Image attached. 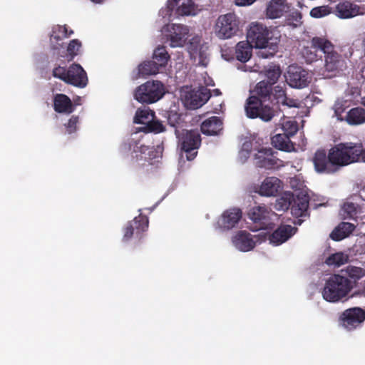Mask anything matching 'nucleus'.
<instances>
[{
    "label": "nucleus",
    "mask_w": 365,
    "mask_h": 365,
    "mask_svg": "<svg viewBox=\"0 0 365 365\" xmlns=\"http://www.w3.org/2000/svg\"><path fill=\"white\" fill-rule=\"evenodd\" d=\"M270 34V31L262 24L253 22L250 25L247 38L254 47L260 49L257 52L259 57L268 58L274 56L277 51V38L273 40Z\"/></svg>",
    "instance_id": "obj_1"
},
{
    "label": "nucleus",
    "mask_w": 365,
    "mask_h": 365,
    "mask_svg": "<svg viewBox=\"0 0 365 365\" xmlns=\"http://www.w3.org/2000/svg\"><path fill=\"white\" fill-rule=\"evenodd\" d=\"M354 287L353 282L340 274H333L326 281L323 298L329 302H338L346 298Z\"/></svg>",
    "instance_id": "obj_2"
},
{
    "label": "nucleus",
    "mask_w": 365,
    "mask_h": 365,
    "mask_svg": "<svg viewBox=\"0 0 365 365\" xmlns=\"http://www.w3.org/2000/svg\"><path fill=\"white\" fill-rule=\"evenodd\" d=\"M361 143H340L329 150L331 165L343 167L359 161Z\"/></svg>",
    "instance_id": "obj_3"
},
{
    "label": "nucleus",
    "mask_w": 365,
    "mask_h": 365,
    "mask_svg": "<svg viewBox=\"0 0 365 365\" xmlns=\"http://www.w3.org/2000/svg\"><path fill=\"white\" fill-rule=\"evenodd\" d=\"M164 94V85L160 81H148L135 88L134 98L139 103L151 104L158 101Z\"/></svg>",
    "instance_id": "obj_4"
},
{
    "label": "nucleus",
    "mask_w": 365,
    "mask_h": 365,
    "mask_svg": "<svg viewBox=\"0 0 365 365\" xmlns=\"http://www.w3.org/2000/svg\"><path fill=\"white\" fill-rule=\"evenodd\" d=\"M240 18L233 12L222 14L216 20L214 30L220 39H228L237 35L240 31Z\"/></svg>",
    "instance_id": "obj_5"
},
{
    "label": "nucleus",
    "mask_w": 365,
    "mask_h": 365,
    "mask_svg": "<svg viewBox=\"0 0 365 365\" xmlns=\"http://www.w3.org/2000/svg\"><path fill=\"white\" fill-rule=\"evenodd\" d=\"M180 148L186 154L187 160H192L197 155V150L201 145V137L197 130H182L181 132L175 129Z\"/></svg>",
    "instance_id": "obj_6"
},
{
    "label": "nucleus",
    "mask_w": 365,
    "mask_h": 365,
    "mask_svg": "<svg viewBox=\"0 0 365 365\" xmlns=\"http://www.w3.org/2000/svg\"><path fill=\"white\" fill-rule=\"evenodd\" d=\"M245 110L247 118L251 119L259 118L264 122H269L275 115V111L272 106L266 105L255 96H250L245 103Z\"/></svg>",
    "instance_id": "obj_7"
},
{
    "label": "nucleus",
    "mask_w": 365,
    "mask_h": 365,
    "mask_svg": "<svg viewBox=\"0 0 365 365\" xmlns=\"http://www.w3.org/2000/svg\"><path fill=\"white\" fill-rule=\"evenodd\" d=\"M324 58V71L329 77L336 76L346 68V63L343 56L334 49L333 43L329 41L323 52Z\"/></svg>",
    "instance_id": "obj_8"
},
{
    "label": "nucleus",
    "mask_w": 365,
    "mask_h": 365,
    "mask_svg": "<svg viewBox=\"0 0 365 365\" xmlns=\"http://www.w3.org/2000/svg\"><path fill=\"white\" fill-rule=\"evenodd\" d=\"M365 213V199L360 195H353L346 199L343 203L340 215L343 219L356 220Z\"/></svg>",
    "instance_id": "obj_9"
},
{
    "label": "nucleus",
    "mask_w": 365,
    "mask_h": 365,
    "mask_svg": "<svg viewBox=\"0 0 365 365\" xmlns=\"http://www.w3.org/2000/svg\"><path fill=\"white\" fill-rule=\"evenodd\" d=\"M365 321V309L353 307L344 310L339 316L340 325L349 331L360 327Z\"/></svg>",
    "instance_id": "obj_10"
},
{
    "label": "nucleus",
    "mask_w": 365,
    "mask_h": 365,
    "mask_svg": "<svg viewBox=\"0 0 365 365\" xmlns=\"http://www.w3.org/2000/svg\"><path fill=\"white\" fill-rule=\"evenodd\" d=\"M210 91L201 86L197 89L187 91L183 96L185 106L189 109H197L202 106L210 98Z\"/></svg>",
    "instance_id": "obj_11"
},
{
    "label": "nucleus",
    "mask_w": 365,
    "mask_h": 365,
    "mask_svg": "<svg viewBox=\"0 0 365 365\" xmlns=\"http://www.w3.org/2000/svg\"><path fill=\"white\" fill-rule=\"evenodd\" d=\"M127 144H125L126 146ZM129 150H133L135 154L133 158L136 160H151L158 158L160 156L161 151L154 146L150 147L145 145L141 140H135L131 139L128 143Z\"/></svg>",
    "instance_id": "obj_12"
},
{
    "label": "nucleus",
    "mask_w": 365,
    "mask_h": 365,
    "mask_svg": "<svg viewBox=\"0 0 365 365\" xmlns=\"http://www.w3.org/2000/svg\"><path fill=\"white\" fill-rule=\"evenodd\" d=\"M329 40L324 37H314L310 41V45L302 50V56L307 63H311L322 58L325 46Z\"/></svg>",
    "instance_id": "obj_13"
},
{
    "label": "nucleus",
    "mask_w": 365,
    "mask_h": 365,
    "mask_svg": "<svg viewBox=\"0 0 365 365\" xmlns=\"http://www.w3.org/2000/svg\"><path fill=\"white\" fill-rule=\"evenodd\" d=\"M255 165L257 167L264 169H277L282 167V160L274 155L271 148H262L255 155Z\"/></svg>",
    "instance_id": "obj_14"
},
{
    "label": "nucleus",
    "mask_w": 365,
    "mask_h": 365,
    "mask_svg": "<svg viewBox=\"0 0 365 365\" xmlns=\"http://www.w3.org/2000/svg\"><path fill=\"white\" fill-rule=\"evenodd\" d=\"M308 75V73L302 67L291 65L288 67L286 81L287 83L292 88H305L309 83Z\"/></svg>",
    "instance_id": "obj_15"
},
{
    "label": "nucleus",
    "mask_w": 365,
    "mask_h": 365,
    "mask_svg": "<svg viewBox=\"0 0 365 365\" xmlns=\"http://www.w3.org/2000/svg\"><path fill=\"white\" fill-rule=\"evenodd\" d=\"M242 217V212L239 208L226 210L219 217L216 223V228L229 230L235 227Z\"/></svg>",
    "instance_id": "obj_16"
},
{
    "label": "nucleus",
    "mask_w": 365,
    "mask_h": 365,
    "mask_svg": "<svg viewBox=\"0 0 365 365\" xmlns=\"http://www.w3.org/2000/svg\"><path fill=\"white\" fill-rule=\"evenodd\" d=\"M148 218L145 215L140 214L133 220L129 222L124 231L123 240L127 242L131 239L133 235H140L145 232L148 227Z\"/></svg>",
    "instance_id": "obj_17"
},
{
    "label": "nucleus",
    "mask_w": 365,
    "mask_h": 365,
    "mask_svg": "<svg viewBox=\"0 0 365 365\" xmlns=\"http://www.w3.org/2000/svg\"><path fill=\"white\" fill-rule=\"evenodd\" d=\"M66 83L78 88H84L88 83L86 72L80 64L73 63L68 68Z\"/></svg>",
    "instance_id": "obj_18"
},
{
    "label": "nucleus",
    "mask_w": 365,
    "mask_h": 365,
    "mask_svg": "<svg viewBox=\"0 0 365 365\" xmlns=\"http://www.w3.org/2000/svg\"><path fill=\"white\" fill-rule=\"evenodd\" d=\"M297 231V228L289 225H280L269 236V242L273 245H280L291 238Z\"/></svg>",
    "instance_id": "obj_19"
},
{
    "label": "nucleus",
    "mask_w": 365,
    "mask_h": 365,
    "mask_svg": "<svg viewBox=\"0 0 365 365\" xmlns=\"http://www.w3.org/2000/svg\"><path fill=\"white\" fill-rule=\"evenodd\" d=\"M293 203L291 206V212L297 218L307 217L309 215L308 209L309 205V197L307 194L300 193L293 197Z\"/></svg>",
    "instance_id": "obj_20"
},
{
    "label": "nucleus",
    "mask_w": 365,
    "mask_h": 365,
    "mask_svg": "<svg viewBox=\"0 0 365 365\" xmlns=\"http://www.w3.org/2000/svg\"><path fill=\"white\" fill-rule=\"evenodd\" d=\"M256 237L257 236H252L245 230H241L232 237V243L239 250L248 252L255 247L256 242L254 238Z\"/></svg>",
    "instance_id": "obj_21"
},
{
    "label": "nucleus",
    "mask_w": 365,
    "mask_h": 365,
    "mask_svg": "<svg viewBox=\"0 0 365 365\" xmlns=\"http://www.w3.org/2000/svg\"><path fill=\"white\" fill-rule=\"evenodd\" d=\"M189 29L181 24H173L171 28L168 40L171 47H182L187 39Z\"/></svg>",
    "instance_id": "obj_22"
},
{
    "label": "nucleus",
    "mask_w": 365,
    "mask_h": 365,
    "mask_svg": "<svg viewBox=\"0 0 365 365\" xmlns=\"http://www.w3.org/2000/svg\"><path fill=\"white\" fill-rule=\"evenodd\" d=\"M312 162L315 170L319 173H330L332 172V166L329 160V152L327 154L324 150H318L314 155Z\"/></svg>",
    "instance_id": "obj_23"
},
{
    "label": "nucleus",
    "mask_w": 365,
    "mask_h": 365,
    "mask_svg": "<svg viewBox=\"0 0 365 365\" xmlns=\"http://www.w3.org/2000/svg\"><path fill=\"white\" fill-rule=\"evenodd\" d=\"M282 181L276 177H267L262 182L258 192L262 196H276L282 189Z\"/></svg>",
    "instance_id": "obj_24"
},
{
    "label": "nucleus",
    "mask_w": 365,
    "mask_h": 365,
    "mask_svg": "<svg viewBox=\"0 0 365 365\" xmlns=\"http://www.w3.org/2000/svg\"><path fill=\"white\" fill-rule=\"evenodd\" d=\"M53 102V109L58 113L70 114L76 109V105L66 94L57 93L54 95Z\"/></svg>",
    "instance_id": "obj_25"
},
{
    "label": "nucleus",
    "mask_w": 365,
    "mask_h": 365,
    "mask_svg": "<svg viewBox=\"0 0 365 365\" xmlns=\"http://www.w3.org/2000/svg\"><path fill=\"white\" fill-rule=\"evenodd\" d=\"M289 11V6L286 0H271L266 9L267 17L271 19L280 18Z\"/></svg>",
    "instance_id": "obj_26"
},
{
    "label": "nucleus",
    "mask_w": 365,
    "mask_h": 365,
    "mask_svg": "<svg viewBox=\"0 0 365 365\" xmlns=\"http://www.w3.org/2000/svg\"><path fill=\"white\" fill-rule=\"evenodd\" d=\"M272 214L265 206H257L253 207L248 215L250 220L255 223L259 224V225H256V230H261L265 227L267 220Z\"/></svg>",
    "instance_id": "obj_27"
},
{
    "label": "nucleus",
    "mask_w": 365,
    "mask_h": 365,
    "mask_svg": "<svg viewBox=\"0 0 365 365\" xmlns=\"http://www.w3.org/2000/svg\"><path fill=\"white\" fill-rule=\"evenodd\" d=\"M334 12L340 19H350L360 14V7L352 2L344 1L336 6Z\"/></svg>",
    "instance_id": "obj_28"
},
{
    "label": "nucleus",
    "mask_w": 365,
    "mask_h": 365,
    "mask_svg": "<svg viewBox=\"0 0 365 365\" xmlns=\"http://www.w3.org/2000/svg\"><path fill=\"white\" fill-rule=\"evenodd\" d=\"M222 125L223 123L220 117L212 116L201 123L200 130L206 135H217L222 130Z\"/></svg>",
    "instance_id": "obj_29"
},
{
    "label": "nucleus",
    "mask_w": 365,
    "mask_h": 365,
    "mask_svg": "<svg viewBox=\"0 0 365 365\" xmlns=\"http://www.w3.org/2000/svg\"><path fill=\"white\" fill-rule=\"evenodd\" d=\"M354 229V224L342 222L331 232L330 237L334 241H340L349 236Z\"/></svg>",
    "instance_id": "obj_30"
},
{
    "label": "nucleus",
    "mask_w": 365,
    "mask_h": 365,
    "mask_svg": "<svg viewBox=\"0 0 365 365\" xmlns=\"http://www.w3.org/2000/svg\"><path fill=\"white\" fill-rule=\"evenodd\" d=\"M344 120L351 125H356L365 123V109L361 107L350 109L344 115Z\"/></svg>",
    "instance_id": "obj_31"
},
{
    "label": "nucleus",
    "mask_w": 365,
    "mask_h": 365,
    "mask_svg": "<svg viewBox=\"0 0 365 365\" xmlns=\"http://www.w3.org/2000/svg\"><path fill=\"white\" fill-rule=\"evenodd\" d=\"M252 47L249 41L237 43L235 47L236 58L242 63L248 61L252 56Z\"/></svg>",
    "instance_id": "obj_32"
},
{
    "label": "nucleus",
    "mask_w": 365,
    "mask_h": 365,
    "mask_svg": "<svg viewBox=\"0 0 365 365\" xmlns=\"http://www.w3.org/2000/svg\"><path fill=\"white\" fill-rule=\"evenodd\" d=\"M273 145L283 151L289 152L294 149V144L290 140V137L284 134H277L272 138Z\"/></svg>",
    "instance_id": "obj_33"
},
{
    "label": "nucleus",
    "mask_w": 365,
    "mask_h": 365,
    "mask_svg": "<svg viewBox=\"0 0 365 365\" xmlns=\"http://www.w3.org/2000/svg\"><path fill=\"white\" fill-rule=\"evenodd\" d=\"M254 92L256 94L255 96L262 101L269 100L272 93V86L266 80L261 81L255 86Z\"/></svg>",
    "instance_id": "obj_34"
},
{
    "label": "nucleus",
    "mask_w": 365,
    "mask_h": 365,
    "mask_svg": "<svg viewBox=\"0 0 365 365\" xmlns=\"http://www.w3.org/2000/svg\"><path fill=\"white\" fill-rule=\"evenodd\" d=\"M154 118L155 112L153 110L146 107L143 108H139L135 112L133 122L136 124H143L146 125L147 123H149Z\"/></svg>",
    "instance_id": "obj_35"
},
{
    "label": "nucleus",
    "mask_w": 365,
    "mask_h": 365,
    "mask_svg": "<svg viewBox=\"0 0 365 365\" xmlns=\"http://www.w3.org/2000/svg\"><path fill=\"white\" fill-rule=\"evenodd\" d=\"M160 68L155 61H145L138 66V74L140 76H148L157 74Z\"/></svg>",
    "instance_id": "obj_36"
},
{
    "label": "nucleus",
    "mask_w": 365,
    "mask_h": 365,
    "mask_svg": "<svg viewBox=\"0 0 365 365\" xmlns=\"http://www.w3.org/2000/svg\"><path fill=\"white\" fill-rule=\"evenodd\" d=\"M153 58L161 68L166 66L170 56L164 46H159L154 51Z\"/></svg>",
    "instance_id": "obj_37"
},
{
    "label": "nucleus",
    "mask_w": 365,
    "mask_h": 365,
    "mask_svg": "<svg viewBox=\"0 0 365 365\" xmlns=\"http://www.w3.org/2000/svg\"><path fill=\"white\" fill-rule=\"evenodd\" d=\"M348 255L342 252H336L331 255L326 259V264L329 266L339 267L348 262Z\"/></svg>",
    "instance_id": "obj_38"
},
{
    "label": "nucleus",
    "mask_w": 365,
    "mask_h": 365,
    "mask_svg": "<svg viewBox=\"0 0 365 365\" xmlns=\"http://www.w3.org/2000/svg\"><path fill=\"white\" fill-rule=\"evenodd\" d=\"M281 73L282 71L279 66H270L265 71V76L267 78L266 81L273 86L278 81Z\"/></svg>",
    "instance_id": "obj_39"
},
{
    "label": "nucleus",
    "mask_w": 365,
    "mask_h": 365,
    "mask_svg": "<svg viewBox=\"0 0 365 365\" xmlns=\"http://www.w3.org/2000/svg\"><path fill=\"white\" fill-rule=\"evenodd\" d=\"M140 130L144 133H160L165 131V128L160 121L153 119L146 125L140 128Z\"/></svg>",
    "instance_id": "obj_40"
},
{
    "label": "nucleus",
    "mask_w": 365,
    "mask_h": 365,
    "mask_svg": "<svg viewBox=\"0 0 365 365\" xmlns=\"http://www.w3.org/2000/svg\"><path fill=\"white\" fill-rule=\"evenodd\" d=\"M349 107V104L347 101L343 99H338L335 102L334 105V110L335 115L337 117V119L339 120L343 121L344 120V115H343V113Z\"/></svg>",
    "instance_id": "obj_41"
},
{
    "label": "nucleus",
    "mask_w": 365,
    "mask_h": 365,
    "mask_svg": "<svg viewBox=\"0 0 365 365\" xmlns=\"http://www.w3.org/2000/svg\"><path fill=\"white\" fill-rule=\"evenodd\" d=\"M81 42L78 39H73L67 47V57L68 61H72L78 54L81 48Z\"/></svg>",
    "instance_id": "obj_42"
},
{
    "label": "nucleus",
    "mask_w": 365,
    "mask_h": 365,
    "mask_svg": "<svg viewBox=\"0 0 365 365\" xmlns=\"http://www.w3.org/2000/svg\"><path fill=\"white\" fill-rule=\"evenodd\" d=\"M293 195H286L278 198L276 200L274 207L277 210H287L292 206V201L293 200Z\"/></svg>",
    "instance_id": "obj_43"
},
{
    "label": "nucleus",
    "mask_w": 365,
    "mask_h": 365,
    "mask_svg": "<svg viewBox=\"0 0 365 365\" xmlns=\"http://www.w3.org/2000/svg\"><path fill=\"white\" fill-rule=\"evenodd\" d=\"M332 12V9L327 5L316 6L310 11V16L313 18L319 19L324 17Z\"/></svg>",
    "instance_id": "obj_44"
},
{
    "label": "nucleus",
    "mask_w": 365,
    "mask_h": 365,
    "mask_svg": "<svg viewBox=\"0 0 365 365\" xmlns=\"http://www.w3.org/2000/svg\"><path fill=\"white\" fill-rule=\"evenodd\" d=\"M284 135L292 137L298 131V124L295 120H287L282 124Z\"/></svg>",
    "instance_id": "obj_45"
},
{
    "label": "nucleus",
    "mask_w": 365,
    "mask_h": 365,
    "mask_svg": "<svg viewBox=\"0 0 365 365\" xmlns=\"http://www.w3.org/2000/svg\"><path fill=\"white\" fill-rule=\"evenodd\" d=\"M194 5L192 0H184L182 4L177 9V13L182 16H188L192 14Z\"/></svg>",
    "instance_id": "obj_46"
},
{
    "label": "nucleus",
    "mask_w": 365,
    "mask_h": 365,
    "mask_svg": "<svg viewBox=\"0 0 365 365\" xmlns=\"http://www.w3.org/2000/svg\"><path fill=\"white\" fill-rule=\"evenodd\" d=\"M302 15L298 10H294L289 13L287 18V23L288 25L297 27L302 24Z\"/></svg>",
    "instance_id": "obj_47"
},
{
    "label": "nucleus",
    "mask_w": 365,
    "mask_h": 365,
    "mask_svg": "<svg viewBox=\"0 0 365 365\" xmlns=\"http://www.w3.org/2000/svg\"><path fill=\"white\" fill-rule=\"evenodd\" d=\"M272 95L278 104H279L282 101H286L287 94L284 86L279 85L274 86V88H272Z\"/></svg>",
    "instance_id": "obj_48"
},
{
    "label": "nucleus",
    "mask_w": 365,
    "mask_h": 365,
    "mask_svg": "<svg viewBox=\"0 0 365 365\" xmlns=\"http://www.w3.org/2000/svg\"><path fill=\"white\" fill-rule=\"evenodd\" d=\"M68 69L63 66H56L53 69L52 75L53 77L61 79V81L66 82L68 78Z\"/></svg>",
    "instance_id": "obj_49"
},
{
    "label": "nucleus",
    "mask_w": 365,
    "mask_h": 365,
    "mask_svg": "<svg viewBox=\"0 0 365 365\" xmlns=\"http://www.w3.org/2000/svg\"><path fill=\"white\" fill-rule=\"evenodd\" d=\"M78 122L79 117L78 115H72L71 118L68 120V123L64 125L66 129V132L68 134H72L75 133L77 130V125Z\"/></svg>",
    "instance_id": "obj_50"
},
{
    "label": "nucleus",
    "mask_w": 365,
    "mask_h": 365,
    "mask_svg": "<svg viewBox=\"0 0 365 365\" xmlns=\"http://www.w3.org/2000/svg\"><path fill=\"white\" fill-rule=\"evenodd\" d=\"M346 272L349 277L354 279L355 282L356 279H359L362 277L363 270L359 267H349L346 269Z\"/></svg>",
    "instance_id": "obj_51"
},
{
    "label": "nucleus",
    "mask_w": 365,
    "mask_h": 365,
    "mask_svg": "<svg viewBox=\"0 0 365 365\" xmlns=\"http://www.w3.org/2000/svg\"><path fill=\"white\" fill-rule=\"evenodd\" d=\"M181 121V115L176 112H170L168 117V123L176 128L178 124Z\"/></svg>",
    "instance_id": "obj_52"
},
{
    "label": "nucleus",
    "mask_w": 365,
    "mask_h": 365,
    "mask_svg": "<svg viewBox=\"0 0 365 365\" xmlns=\"http://www.w3.org/2000/svg\"><path fill=\"white\" fill-rule=\"evenodd\" d=\"M57 31L61 34L63 38H68L73 34V31L71 29L68 30V26L66 25L58 26Z\"/></svg>",
    "instance_id": "obj_53"
},
{
    "label": "nucleus",
    "mask_w": 365,
    "mask_h": 365,
    "mask_svg": "<svg viewBox=\"0 0 365 365\" xmlns=\"http://www.w3.org/2000/svg\"><path fill=\"white\" fill-rule=\"evenodd\" d=\"M279 104L286 106L289 108H297L299 107V102L297 100L289 98L286 96V101H282Z\"/></svg>",
    "instance_id": "obj_54"
},
{
    "label": "nucleus",
    "mask_w": 365,
    "mask_h": 365,
    "mask_svg": "<svg viewBox=\"0 0 365 365\" xmlns=\"http://www.w3.org/2000/svg\"><path fill=\"white\" fill-rule=\"evenodd\" d=\"M256 0H235L237 6H245L252 4Z\"/></svg>",
    "instance_id": "obj_55"
},
{
    "label": "nucleus",
    "mask_w": 365,
    "mask_h": 365,
    "mask_svg": "<svg viewBox=\"0 0 365 365\" xmlns=\"http://www.w3.org/2000/svg\"><path fill=\"white\" fill-rule=\"evenodd\" d=\"M178 1L179 0H168L167 4L168 9L170 11H173Z\"/></svg>",
    "instance_id": "obj_56"
},
{
    "label": "nucleus",
    "mask_w": 365,
    "mask_h": 365,
    "mask_svg": "<svg viewBox=\"0 0 365 365\" xmlns=\"http://www.w3.org/2000/svg\"><path fill=\"white\" fill-rule=\"evenodd\" d=\"M361 150L359 154V161L361 160L362 162L365 163V148H363V145L361 143Z\"/></svg>",
    "instance_id": "obj_57"
},
{
    "label": "nucleus",
    "mask_w": 365,
    "mask_h": 365,
    "mask_svg": "<svg viewBox=\"0 0 365 365\" xmlns=\"http://www.w3.org/2000/svg\"><path fill=\"white\" fill-rule=\"evenodd\" d=\"M63 38V35L62 36H59V35H53V34H52L51 36V41H53V39H54L56 42H58V41H61Z\"/></svg>",
    "instance_id": "obj_58"
},
{
    "label": "nucleus",
    "mask_w": 365,
    "mask_h": 365,
    "mask_svg": "<svg viewBox=\"0 0 365 365\" xmlns=\"http://www.w3.org/2000/svg\"><path fill=\"white\" fill-rule=\"evenodd\" d=\"M303 220L301 219H298L297 222H295V224L300 225L302 223Z\"/></svg>",
    "instance_id": "obj_59"
},
{
    "label": "nucleus",
    "mask_w": 365,
    "mask_h": 365,
    "mask_svg": "<svg viewBox=\"0 0 365 365\" xmlns=\"http://www.w3.org/2000/svg\"><path fill=\"white\" fill-rule=\"evenodd\" d=\"M91 1L94 3H101L102 1V0H91Z\"/></svg>",
    "instance_id": "obj_60"
},
{
    "label": "nucleus",
    "mask_w": 365,
    "mask_h": 365,
    "mask_svg": "<svg viewBox=\"0 0 365 365\" xmlns=\"http://www.w3.org/2000/svg\"><path fill=\"white\" fill-rule=\"evenodd\" d=\"M361 71H362L363 75H365V67L362 69Z\"/></svg>",
    "instance_id": "obj_61"
}]
</instances>
